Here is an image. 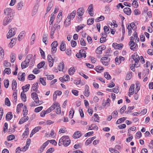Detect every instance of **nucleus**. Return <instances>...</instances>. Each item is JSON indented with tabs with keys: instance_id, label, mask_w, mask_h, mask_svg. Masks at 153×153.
<instances>
[{
	"instance_id": "1",
	"label": "nucleus",
	"mask_w": 153,
	"mask_h": 153,
	"mask_svg": "<svg viewBox=\"0 0 153 153\" xmlns=\"http://www.w3.org/2000/svg\"><path fill=\"white\" fill-rule=\"evenodd\" d=\"M33 55L29 54L27 56L25 61L22 62L21 63V67L22 69L25 68L28 66V64L30 62V59H32Z\"/></svg>"
},
{
	"instance_id": "2",
	"label": "nucleus",
	"mask_w": 153,
	"mask_h": 153,
	"mask_svg": "<svg viewBox=\"0 0 153 153\" xmlns=\"http://www.w3.org/2000/svg\"><path fill=\"white\" fill-rule=\"evenodd\" d=\"M131 59H133L132 61L133 62L134 61V66L136 68L139 67L140 65L139 62L140 59L139 56L137 54L134 53L131 56Z\"/></svg>"
},
{
	"instance_id": "3",
	"label": "nucleus",
	"mask_w": 153,
	"mask_h": 153,
	"mask_svg": "<svg viewBox=\"0 0 153 153\" xmlns=\"http://www.w3.org/2000/svg\"><path fill=\"white\" fill-rule=\"evenodd\" d=\"M62 139H63L64 146L67 147L70 144L71 140L68 136H64L62 137Z\"/></svg>"
},
{
	"instance_id": "4",
	"label": "nucleus",
	"mask_w": 153,
	"mask_h": 153,
	"mask_svg": "<svg viewBox=\"0 0 153 153\" xmlns=\"http://www.w3.org/2000/svg\"><path fill=\"white\" fill-rule=\"evenodd\" d=\"M17 30V28L14 27L10 29L7 34V39H9L14 36L15 34V31Z\"/></svg>"
},
{
	"instance_id": "5",
	"label": "nucleus",
	"mask_w": 153,
	"mask_h": 153,
	"mask_svg": "<svg viewBox=\"0 0 153 153\" xmlns=\"http://www.w3.org/2000/svg\"><path fill=\"white\" fill-rule=\"evenodd\" d=\"M110 60V58L106 57H102L100 59V61L102 64L105 66H107L108 65V62Z\"/></svg>"
},
{
	"instance_id": "6",
	"label": "nucleus",
	"mask_w": 153,
	"mask_h": 153,
	"mask_svg": "<svg viewBox=\"0 0 153 153\" xmlns=\"http://www.w3.org/2000/svg\"><path fill=\"white\" fill-rule=\"evenodd\" d=\"M12 11L11 8H7L4 10V13L7 16H9L10 18L13 17V14L12 13Z\"/></svg>"
},
{
	"instance_id": "7",
	"label": "nucleus",
	"mask_w": 153,
	"mask_h": 153,
	"mask_svg": "<svg viewBox=\"0 0 153 153\" xmlns=\"http://www.w3.org/2000/svg\"><path fill=\"white\" fill-rule=\"evenodd\" d=\"M86 52L83 50H80L79 53H77L76 55V56L79 58H80L82 57L85 58L86 57Z\"/></svg>"
},
{
	"instance_id": "8",
	"label": "nucleus",
	"mask_w": 153,
	"mask_h": 153,
	"mask_svg": "<svg viewBox=\"0 0 153 153\" xmlns=\"http://www.w3.org/2000/svg\"><path fill=\"white\" fill-rule=\"evenodd\" d=\"M129 45L130 46V49L133 51H134L136 48H137L138 46L137 44H135L133 41H130L129 43Z\"/></svg>"
},
{
	"instance_id": "9",
	"label": "nucleus",
	"mask_w": 153,
	"mask_h": 153,
	"mask_svg": "<svg viewBox=\"0 0 153 153\" xmlns=\"http://www.w3.org/2000/svg\"><path fill=\"white\" fill-rule=\"evenodd\" d=\"M48 60L49 62L50 67H52L53 64V59L51 55H48Z\"/></svg>"
},
{
	"instance_id": "10",
	"label": "nucleus",
	"mask_w": 153,
	"mask_h": 153,
	"mask_svg": "<svg viewBox=\"0 0 153 153\" xmlns=\"http://www.w3.org/2000/svg\"><path fill=\"white\" fill-rule=\"evenodd\" d=\"M13 17L10 18L9 16H7L4 19L3 21V24L4 25H7L8 23L11 22V19Z\"/></svg>"
},
{
	"instance_id": "11",
	"label": "nucleus",
	"mask_w": 153,
	"mask_h": 153,
	"mask_svg": "<svg viewBox=\"0 0 153 153\" xmlns=\"http://www.w3.org/2000/svg\"><path fill=\"white\" fill-rule=\"evenodd\" d=\"M84 12V8L83 7H80L77 10L76 14L79 16H81L83 15Z\"/></svg>"
},
{
	"instance_id": "12",
	"label": "nucleus",
	"mask_w": 153,
	"mask_h": 153,
	"mask_svg": "<svg viewBox=\"0 0 153 153\" xmlns=\"http://www.w3.org/2000/svg\"><path fill=\"white\" fill-rule=\"evenodd\" d=\"M112 46L115 49H120L122 48L123 45L121 43L118 44L117 43H114L112 44Z\"/></svg>"
},
{
	"instance_id": "13",
	"label": "nucleus",
	"mask_w": 153,
	"mask_h": 153,
	"mask_svg": "<svg viewBox=\"0 0 153 153\" xmlns=\"http://www.w3.org/2000/svg\"><path fill=\"white\" fill-rule=\"evenodd\" d=\"M89 89V88L88 85H86L85 86V91L83 94L86 97H88L90 93Z\"/></svg>"
},
{
	"instance_id": "14",
	"label": "nucleus",
	"mask_w": 153,
	"mask_h": 153,
	"mask_svg": "<svg viewBox=\"0 0 153 153\" xmlns=\"http://www.w3.org/2000/svg\"><path fill=\"white\" fill-rule=\"evenodd\" d=\"M41 127L40 126H38L36 127L35 128L33 129L30 134V137H31L36 133L39 130L41 129Z\"/></svg>"
},
{
	"instance_id": "15",
	"label": "nucleus",
	"mask_w": 153,
	"mask_h": 153,
	"mask_svg": "<svg viewBox=\"0 0 153 153\" xmlns=\"http://www.w3.org/2000/svg\"><path fill=\"white\" fill-rule=\"evenodd\" d=\"M82 135L81 132L79 131H76L73 135V137L75 139L79 138Z\"/></svg>"
},
{
	"instance_id": "16",
	"label": "nucleus",
	"mask_w": 153,
	"mask_h": 153,
	"mask_svg": "<svg viewBox=\"0 0 153 153\" xmlns=\"http://www.w3.org/2000/svg\"><path fill=\"white\" fill-rule=\"evenodd\" d=\"M124 13L128 15H130L131 13V9L128 7H126L124 10Z\"/></svg>"
},
{
	"instance_id": "17",
	"label": "nucleus",
	"mask_w": 153,
	"mask_h": 153,
	"mask_svg": "<svg viewBox=\"0 0 153 153\" xmlns=\"http://www.w3.org/2000/svg\"><path fill=\"white\" fill-rule=\"evenodd\" d=\"M53 6V4L52 1H50L48 3V7L47 8L46 14L48 12L51 10V8Z\"/></svg>"
},
{
	"instance_id": "18",
	"label": "nucleus",
	"mask_w": 153,
	"mask_h": 153,
	"mask_svg": "<svg viewBox=\"0 0 153 153\" xmlns=\"http://www.w3.org/2000/svg\"><path fill=\"white\" fill-rule=\"evenodd\" d=\"M39 87L37 82L34 83L32 85V90L34 91L37 92L38 91V89Z\"/></svg>"
},
{
	"instance_id": "19",
	"label": "nucleus",
	"mask_w": 153,
	"mask_h": 153,
	"mask_svg": "<svg viewBox=\"0 0 153 153\" xmlns=\"http://www.w3.org/2000/svg\"><path fill=\"white\" fill-rule=\"evenodd\" d=\"M96 138L95 137H93L91 138L88 139L85 142V144L86 146L88 145L91 143L92 141Z\"/></svg>"
},
{
	"instance_id": "20",
	"label": "nucleus",
	"mask_w": 153,
	"mask_h": 153,
	"mask_svg": "<svg viewBox=\"0 0 153 153\" xmlns=\"http://www.w3.org/2000/svg\"><path fill=\"white\" fill-rule=\"evenodd\" d=\"M48 37V34L46 33H45L44 32L42 36V41L46 45L47 43L46 42L47 40Z\"/></svg>"
},
{
	"instance_id": "21",
	"label": "nucleus",
	"mask_w": 153,
	"mask_h": 153,
	"mask_svg": "<svg viewBox=\"0 0 153 153\" xmlns=\"http://www.w3.org/2000/svg\"><path fill=\"white\" fill-rule=\"evenodd\" d=\"M24 3L22 1H20L17 3L16 8L18 10L22 9V7L23 6Z\"/></svg>"
},
{
	"instance_id": "22",
	"label": "nucleus",
	"mask_w": 153,
	"mask_h": 153,
	"mask_svg": "<svg viewBox=\"0 0 153 153\" xmlns=\"http://www.w3.org/2000/svg\"><path fill=\"white\" fill-rule=\"evenodd\" d=\"M12 90L13 91H15L17 87V82L15 80L13 79V80L12 84Z\"/></svg>"
},
{
	"instance_id": "23",
	"label": "nucleus",
	"mask_w": 153,
	"mask_h": 153,
	"mask_svg": "<svg viewBox=\"0 0 153 153\" xmlns=\"http://www.w3.org/2000/svg\"><path fill=\"white\" fill-rule=\"evenodd\" d=\"M13 117V115L11 112H8L6 116V118L7 120H10Z\"/></svg>"
},
{
	"instance_id": "24",
	"label": "nucleus",
	"mask_w": 153,
	"mask_h": 153,
	"mask_svg": "<svg viewBox=\"0 0 153 153\" xmlns=\"http://www.w3.org/2000/svg\"><path fill=\"white\" fill-rule=\"evenodd\" d=\"M21 97L22 101L25 102L26 100V96L25 92L23 91L21 94Z\"/></svg>"
},
{
	"instance_id": "25",
	"label": "nucleus",
	"mask_w": 153,
	"mask_h": 153,
	"mask_svg": "<svg viewBox=\"0 0 153 153\" xmlns=\"http://www.w3.org/2000/svg\"><path fill=\"white\" fill-rule=\"evenodd\" d=\"M140 84L138 82H136V90L135 91V93L136 94L138 91L140 89Z\"/></svg>"
},
{
	"instance_id": "26",
	"label": "nucleus",
	"mask_w": 153,
	"mask_h": 153,
	"mask_svg": "<svg viewBox=\"0 0 153 153\" xmlns=\"http://www.w3.org/2000/svg\"><path fill=\"white\" fill-rule=\"evenodd\" d=\"M18 75L19 76L18 77V79L19 80L23 81L25 80V73H22L20 76H19V74H18Z\"/></svg>"
},
{
	"instance_id": "27",
	"label": "nucleus",
	"mask_w": 153,
	"mask_h": 153,
	"mask_svg": "<svg viewBox=\"0 0 153 153\" xmlns=\"http://www.w3.org/2000/svg\"><path fill=\"white\" fill-rule=\"evenodd\" d=\"M76 13V11L75 10H74L70 15H68V17H69V18L71 19H73L74 18Z\"/></svg>"
},
{
	"instance_id": "28",
	"label": "nucleus",
	"mask_w": 153,
	"mask_h": 153,
	"mask_svg": "<svg viewBox=\"0 0 153 153\" xmlns=\"http://www.w3.org/2000/svg\"><path fill=\"white\" fill-rule=\"evenodd\" d=\"M30 85L29 84H27L25 86L22 87V89L25 92L27 91L30 88Z\"/></svg>"
},
{
	"instance_id": "29",
	"label": "nucleus",
	"mask_w": 153,
	"mask_h": 153,
	"mask_svg": "<svg viewBox=\"0 0 153 153\" xmlns=\"http://www.w3.org/2000/svg\"><path fill=\"white\" fill-rule=\"evenodd\" d=\"M60 50L62 51H64L65 50V45L63 42L60 45Z\"/></svg>"
},
{
	"instance_id": "30",
	"label": "nucleus",
	"mask_w": 153,
	"mask_h": 153,
	"mask_svg": "<svg viewBox=\"0 0 153 153\" xmlns=\"http://www.w3.org/2000/svg\"><path fill=\"white\" fill-rule=\"evenodd\" d=\"M71 19L69 18V17L68 16L64 22L65 24L67 26H69L71 24Z\"/></svg>"
},
{
	"instance_id": "31",
	"label": "nucleus",
	"mask_w": 153,
	"mask_h": 153,
	"mask_svg": "<svg viewBox=\"0 0 153 153\" xmlns=\"http://www.w3.org/2000/svg\"><path fill=\"white\" fill-rule=\"evenodd\" d=\"M40 81V83L44 86H45L46 85V82H45L46 80V78L43 77V78H40L39 79Z\"/></svg>"
},
{
	"instance_id": "32",
	"label": "nucleus",
	"mask_w": 153,
	"mask_h": 153,
	"mask_svg": "<svg viewBox=\"0 0 153 153\" xmlns=\"http://www.w3.org/2000/svg\"><path fill=\"white\" fill-rule=\"evenodd\" d=\"M4 55V51L1 47H0V59L1 60L3 58Z\"/></svg>"
},
{
	"instance_id": "33",
	"label": "nucleus",
	"mask_w": 153,
	"mask_h": 153,
	"mask_svg": "<svg viewBox=\"0 0 153 153\" xmlns=\"http://www.w3.org/2000/svg\"><path fill=\"white\" fill-rule=\"evenodd\" d=\"M58 103L56 102H54L52 105L50 107L51 110L52 111L56 107H57Z\"/></svg>"
},
{
	"instance_id": "34",
	"label": "nucleus",
	"mask_w": 153,
	"mask_h": 153,
	"mask_svg": "<svg viewBox=\"0 0 153 153\" xmlns=\"http://www.w3.org/2000/svg\"><path fill=\"white\" fill-rule=\"evenodd\" d=\"M10 61L12 63L14 62L15 60V54L14 53H12L10 55Z\"/></svg>"
},
{
	"instance_id": "35",
	"label": "nucleus",
	"mask_w": 153,
	"mask_h": 153,
	"mask_svg": "<svg viewBox=\"0 0 153 153\" xmlns=\"http://www.w3.org/2000/svg\"><path fill=\"white\" fill-rule=\"evenodd\" d=\"M69 74L70 75H73L75 72V70L74 67L71 68L68 70Z\"/></svg>"
},
{
	"instance_id": "36",
	"label": "nucleus",
	"mask_w": 153,
	"mask_h": 153,
	"mask_svg": "<svg viewBox=\"0 0 153 153\" xmlns=\"http://www.w3.org/2000/svg\"><path fill=\"white\" fill-rule=\"evenodd\" d=\"M64 63L62 62V63H60L59 64V65L58 67V69L59 71H62L64 68Z\"/></svg>"
},
{
	"instance_id": "37",
	"label": "nucleus",
	"mask_w": 153,
	"mask_h": 153,
	"mask_svg": "<svg viewBox=\"0 0 153 153\" xmlns=\"http://www.w3.org/2000/svg\"><path fill=\"white\" fill-rule=\"evenodd\" d=\"M45 64V62L42 61L37 65V67L38 69H40L43 67L44 66Z\"/></svg>"
},
{
	"instance_id": "38",
	"label": "nucleus",
	"mask_w": 153,
	"mask_h": 153,
	"mask_svg": "<svg viewBox=\"0 0 153 153\" xmlns=\"http://www.w3.org/2000/svg\"><path fill=\"white\" fill-rule=\"evenodd\" d=\"M126 27L128 30V35L130 36L131 35V33H132V29L131 27L129 26V25H126Z\"/></svg>"
},
{
	"instance_id": "39",
	"label": "nucleus",
	"mask_w": 153,
	"mask_h": 153,
	"mask_svg": "<svg viewBox=\"0 0 153 153\" xmlns=\"http://www.w3.org/2000/svg\"><path fill=\"white\" fill-rule=\"evenodd\" d=\"M104 69L103 67L101 66H97L95 68L96 71L98 72H100L101 71H102Z\"/></svg>"
},
{
	"instance_id": "40",
	"label": "nucleus",
	"mask_w": 153,
	"mask_h": 153,
	"mask_svg": "<svg viewBox=\"0 0 153 153\" xmlns=\"http://www.w3.org/2000/svg\"><path fill=\"white\" fill-rule=\"evenodd\" d=\"M23 115L24 116H26L27 114L28 111L27 110L26 106L25 105L23 107Z\"/></svg>"
},
{
	"instance_id": "41",
	"label": "nucleus",
	"mask_w": 153,
	"mask_h": 153,
	"mask_svg": "<svg viewBox=\"0 0 153 153\" xmlns=\"http://www.w3.org/2000/svg\"><path fill=\"white\" fill-rule=\"evenodd\" d=\"M56 113L57 114H60L61 113V109L59 104L58 103L56 107Z\"/></svg>"
},
{
	"instance_id": "42",
	"label": "nucleus",
	"mask_w": 153,
	"mask_h": 153,
	"mask_svg": "<svg viewBox=\"0 0 153 153\" xmlns=\"http://www.w3.org/2000/svg\"><path fill=\"white\" fill-rule=\"evenodd\" d=\"M51 31L50 33V36L51 38H52L53 36L55 31V29L54 27H52L51 28Z\"/></svg>"
},
{
	"instance_id": "43",
	"label": "nucleus",
	"mask_w": 153,
	"mask_h": 153,
	"mask_svg": "<svg viewBox=\"0 0 153 153\" xmlns=\"http://www.w3.org/2000/svg\"><path fill=\"white\" fill-rule=\"evenodd\" d=\"M55 19V16L53 14H51L50 21H49V24L50 25H51L53 24V22Z\"/></svg>"
},
{
	"instance_id": "44",
	"label": "nucleus",
	"mask_w": 153,
	"mask_h": 153,
	"mask_svg": "<svg viewBox=\"0 0 153 153\" xmlns=\"http://www.w3.org/2000/svg\"><path fill=\"white\" fill-rule=\"evenodd\" d=\"M94 19L91 18L89 19L87 21V23L88 25H91L94 22Z\"/></svg>"
},
{
	"instance_id": "45",
	"label": "nucleus",
	"mask_w": 153,
	"mask_h": 153,
	"mask_svg": "<svg viewBox=\"0 0 153 153\" xmlns=\"http://www.w3.org/2000/svg\"><path fill=\"white\" fill-rule=\"evenodd\" d=\"M74 113V110L73 109H72L69 112V117L71 118H72Z\"/></svg>"
},
{
	"instance_id": "46",
	"label": "nucleus",
	"mask_w": 153,
	"mask_h": 153,
	"mask_svg": "<svg viewBox=\"0 0 153 153\" xmlns=\"http://www.w3.org/2000/svg\"><path fill=\"white\" fill-rule=\"evenodd\" d=\"M29 128H27L24 133H23L22 136H24L23 138H24L25 136H27L28 134Z\"/></svg>"
},
{
	"instance_id": "47",
	"label": "nucleus",
	"mask_w": 153,
	"mask_h": 153,
	"mask_svg": "<svg viewBox=\"0 0 153 153\" xmlns=\"http://www.w3.org/2000/svg\"><path fill=\"white\" fill-rule=\"evenodd\" d=\"M5 103L6 105L8 106H10V102L7 97H6L5 99Z\"/></svg>"
},
{
	"instance_id": "48",
	"label": "nucleus",
	"mask_w": 153,
	"mask_h": 153,
	"mask_svg": "<svg viewBox=\"0 0 153 153\" xmlns=\"http://www.w3.org/2000/svg\"><path fill=\"white\" fill-rule=\"evenodd\" d=\"M23 106V104L22 103H20L18 104L16 108V111L19 112L20 111V108H21Z\"/></svg>"
},
{
	"instance_id": "49",
	"label": "nucleus",
	"mask_w": 153,
	"mask_h": 153,
	"mask_svg": "<svg viewBox=\"0 0 153 153\" xmlns=\"http://www.w3.org/2000/svg\"><path fill=\"white\" fill-rule=\"evenodd\" d=\"M106 34H108L110 33V30L109 28L106 26H105L103 28Z\"/></svg>"
},
{
	"instance_id": "50",
	"label": "nucleus",
	"mask_w": 153,
	"mask_h": 153,
	"mask_svg": "<svg viewBox=\"0 0 153 153\" xmlns=\"http://www.w3.org/2000/svg\"><path fill=\"white\" fill-rule=\"evenodd\" d=\"M53 27H54L55 30H56L57 31L59 30L60 29V25H58V24L57 23H55Z\"/></svg>"
},
{
	"instance_id": "51",
	"label": "nucleus",
	"mask_w": 153,
	"mask_h": 153,
	"mask_svg": "<svg viewBox=\"0 0 153 153\" xmlns=\"http://www.w3.org/2000/svg\"><path fill=\"white\" fill-rule=\"evenodd\" d=\"M104 75L105 78L107 79H111V76L108 73V72H105L104 73Z\"/></svg>"
},
{
	"instance_id": "52",
	"label": "nucleus",
	"mask_w": 153,
	"mask_h": 153,
	"mask_svg": "<svg viewBox=\"0 0 153 153\" xmlns=\"http://www.w3.org/2000/svg\"><path fill=\"white\" fill-rule=\"evenodd\" d=\"M4 87L6 88H8L9 85V81L8 79H6L4 80Z\"/></svg>"
},
{
	"instance_id": "53",
	"label": "nucleus",
	"mask_w": 153,
	"mask_h": 153,
	"mask_svg": "<svg viewBox=\"0 0 153 153\" xmlns=\"http://www.w3.org/2000/svg\"><path fill=\"white\" fill-rule=\"evenodd\" d=\"M11 71V70L9 68H6L4 70L3 72L7 73L8 74H10Z\"/></svg>"
},
{
	"instance_id": "54",
	"label": "nucleus",
	"mask_w": 153,
	"mask_h": 153,
	"mask_svg": "<svg viewBox=\"0 0 153 153\" xmlns=\"http://www.w3.org/2000/svg\"><path fill=\"white\" fill-rule=\"evenodd\" d=\"M118 114V113L117 111H115L111 113V115L113 116V118H115L117 117Z\"/></svg>"
},
{
	"instance_id": "55",
	"label": "nucleus",
	"mask_w": 153,
	"mask_h": 153,
	"mask_svg": "<svg viewBox=\"0 0 153 153\" xmlns=\"http://www.w3.org/2000/svg\"><path fill=\"white\" fill-rule=\"evenodd\" d=\"M15 138V136L13 135H10L8 136L7 137V140L8 141H11Z\"/></svg>"
},
{
	"instance_id": "56",
	"label": "nucleus",
	"mask_w": 153,
	"mask_h": 153,
	"mask_svg": "<svg viewBox=\"0 0 153 153\" xmlns=\"http://www.w3.org/2000/svg\"><path fill=\"white\" fill-rule=\"evenodd\" d=\"M43 108L42 106H39L35 108L34 112L36 113L38 112L41 111Z\"/></svg>"
},
{
	"instance_id": "57",
	"label": "nucleus",
	"mask_w": 153,
	"mask_h": 153,
	"mask_svg": "<svg viewBox=\"0 0 153 153\" xmlns=\"http://www.w3.org/2000/svg\"><path fill=\"white\" fill-rule=\"evenodd\" d=\"M126 105H124L122 108H121L120 110V113L122 114L124 113V111L126 110Z\"/></svg>"
},
{
	"instance_id": "58",
	"label": "nucleus",
	"mask_w": 153,
	"mask_h": 153,
	"mask_svg": "<svg viewBox=\"0 0 153 153\" xmlns=\"http://www.w3.org/2000/svg\"><path fill=\"white\" fill-rule=\"evenodd\" d=\"M127 25H129V26L131 27L134 30H136L135 28H134V26H135V25L134 22H132L129 24H127Z\"/></svg>"
},
{
	"instance_id": "59",
	"label": "nucleus",
	"mask_w": 153,
	"mask_h": 153,
	"mask_svg": "<svg viewBox=\"0 0 153 153\" xmlns=\"http://www.w3.org/2000/svg\"><path fill=\"white\" fill-rule=\"evenodd\" d=\"M4 66L7 67H10L11 66V64L10 62H7L6 61H5L4 62Z\"/></svg>"
},
{
	"instance_id": "60",
	"label": "nucleus",
	"mask_w": 153,
	"mask_h": 153,
	"mask_svg": "<svg viewBox=\"0 0 153 153\" xmlns=\"http://www.w3.org/2000/svg\"><path fill=\"white\" fill-rule=\"evenodd\" d=\"M39 51L41 53V56L43 58H45V55L44 52L40 48H39Z\"/></svg>"
},
{
	"instance_id": "61",
	"label": "nucleus",
	"mask_w": 153,
	"mask_h": 153,
	"mask_svg": "<svg viewBox=\"0 0 153 153\" xmlns=\"http://www.w3.org/2000/svg\"><path fill=\"white\" fill-rule=\"evenodd\" d=\"M100 47H99L97 48L96 50V53L98 54H100L102 53V50L100 48Z\"/></svg>"
},
{
	"instance_id": "62",
	"label": "nucleus",
	"mask_w": 153,
	"mask_h": 153,
	"mask_svg": "<svg viewBox=\"0 0 153 153\" xmlns=\"http://www.w3.org/2000/svg\"><path fill=\"white\" fill-rule=\"evenodd\" d=\"M58 46V43L56 41H54L51 44V46L52 47L56 48Z\"/></svg>"
},
{
	"instance_id": "63",
	"label": "nucleus",
	"mask_w": 153,
	"mask_h": 153,
	"mask_svg": "<svg viewBox=\"0 0 153 153\" xmlns=\"http://www.w3.org/2000/svg\"><path fill=\"white\" fill-rule=\"evenodd\" d=\"M88 10V12H91L93 11V4H91L89 5Z\"/></svg>"
},
{
	"instance_id": "64",
	"label": "nucleus",
	"mask_w": 153,
	"mask_h": 153,
	"mask_svg": "<svg viewBox=\"0 0 153 153\" xmlns=\"http://www.w3.org/2000/svg\"><path fill=\"white\" fill-rule=\"evenodd\" d=\"M35 78V76L33 74H30L28 76V78L29 80H31Z\"/></svg>"
}]
</instances>
